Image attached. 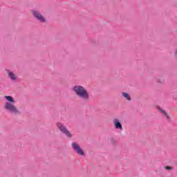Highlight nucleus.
<instances>
[{
  "label": "nucleus",
  "mask_w": 177,
  "mask_h": 177,
  "mask_svg": "<svg viewBox=\"0 0 177 177\" xmlns=\"http://www.w3.org/2000/svg\"><path fill=\"white\" fill-rule=\"evenodd\" d=\"M5 99H6L7 102L5 103L4 109L9 113H12V114H20V111H19V109L15 105L16 101H15L13 97L6 95Z\"/></svg>",
  "instance_id": "f257e3e1"
},
{
  "label": "nucleus",
  "mask_w": 177,
  "mask_h": 177,
  "mask_svg": "<svg viewBox=\"0 0 177 177\" xmlns=\"http://www.w3.org/2000/svg\"><path fill=\"white\" fill-rule=\"evenodd\" d=\"M73 91L82 100H84V102H88V100H89V93L85 87L81 85H76L73 88Z\"/></svg>",
  "instance_id": "f03ea898"
},
{
  "label": "nucleus",
  "mask_w": 177,
  "mask_h": 177,
  "mask_svg": "<svg viewBox=\"0 0 177 177\" xmlns=\"http://www.w3.org/2000/svg\"><path fill=\"white\" fill-rule=\"evenodd\" d=\"M57 127L58 129H59V131H61V132H62V133L66 135V136H67L68 138H71V136H73L71 135V133H70V131L67 129V127L64 126L63 123L62 122L57 123Z\"/></svg>",
  "instance_id": "7ed1b4c3"
},
{
  "label": "nucleus",
  "mask_w": 177,
  "mask_h": 177,
  "mask_svg": "<svg viewBox=\"0 0 177 177\" xmlns=\"http://www.w3.org/2000/svg\"><path fill=\"white\" fill-rule=\"evenodd\" d=\"M72 148L73 149L74 151L77 153V154L81 156V157H85V152H84V150L81 148L80 144L77 142H73Z\"/></svg>",
  "instance_id": "20e7f679"
},
{
  "label": "nucleus",
  "mask_w": 177,
  "mask_h": 177,
  "mask_svg": "<svg viewBox=\"0 0 177 177\" xmlns=\"http://www.w3.org/2000/svg\"><path fill=\"white\" fill-rule=\"evenodd\" d=\"M32 14L34 17L37 19L39 21H41V23H45L46 21V19L44 18L41 15V12L38 10H33Z\"/></svg>",
  "instance_id": "39448f33"
},
{
  "label": "nucleus",
  "mask_w": 177,
  "mask_h": 177,
  "mask_svg": "<svg viewBox=\"0 0 177 177\" xmlns=\"http://www.w3.org/2000/svg\"><path fill=\"white\" fill-rule=\"evenodd\" d=\"M6 73L8 74V78H10L11 81H17V75H16V73H15V71L7 69Z\"/></svg>",
  "instance_id": "423d86ee"
},
{
  "label": "nucleus",
  "mask_w": 177,
  "mask_h": 177,
  "mask_svg": "<svg viewBox=\"0 0 177 177\" xmlns=\"http://www.w3.org/2000/svg\"><path fill=\"white\" fill-rule=\"evenodd\" d=\"M113 125L116 129H120L122 131V124H121V122L118 118L113 119Z\"/></svg>",
  "instance_id": "0eeeda50"
},
{
  "label": "nucleus",
  "mask_w": 177,
  "mask_h": 177,
  "mask_svg": "<svg viewBox=\"0 0 177 177\" xmlns=\"http://www.w3.org/2000/svg\"><path fill=\"white\" fill-rule=\"evenodd\" d=\"M157 109H158V111H160V113L161 114H162V115L166 117L167 120H169V115H168V113H167V112L165 111H164V109H162V108H161L160 106H157Z\"/></svg>",
  "instance_id": "6e6552de"
},
{
  "label": "nucleus",
  "mask_w": 177,
  "mask_h": 177,
  "mask_svg": "<svg viewBox=\"0 0 177 177\" xmlns=\"http://www.w3.org/2000/svg\"><path fill=\"white\" fill-rule=\"evenodd\" d=\"M122 95L123 97H124L127 99V100L131 101V96L129 95V94L125 92H122Z\"/></svg>",
  "instance_id": "1a4fd4ad"
},
{
  "label": "nucleus",
  "mask_w": 177,
  "mask_h": 177,
  "mask_svg": "<svg viewBox=\"0 0 177 177\" xmlns=\"http://www.w3.org/2000/svg\"><path fill=\"white\" fill-rule=\"evenodd\" d=\"M165 169L169 170V169H171V167H165Z\"/></svg>",
  "instance_id": "9d476101"
}]
</instances>
